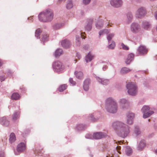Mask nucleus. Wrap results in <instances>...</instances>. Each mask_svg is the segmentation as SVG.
<instances>
[{"mask_svg":"<svg viewBox=\"0 0 157 157\" xmlns=\"http://www.w3.org/2000/svg\"><path fill=\"white\" fill-rule=\"evenodd\" d=\"M112 127L115 130L119 131L121 134L118 133L119 135L123 137H126L129 133V129L128 126L125 125L122 122L116 121L112 124Z\"/></svg>","mask_w":157,"mask_h":157,"instance_id":"nucleus-1","label":"nucleus"},{"mask_svg":"<svg viewBox=\"0 0 157 157\" xmlns=\"http://www.w3.org/2000/svg\"><path fill=\"white\" fill-rule=\"evenodd\" d=\"M53 17V12L50 9H47L40 13L38 15L39 19L42 22H48L52 20Z\"/></svg>","mask_w":157,"mask_h":157,"instance_id":"nucleus-2","label":"nucleus"},{"mask_svg":"<svg viewBox=\"0 0 157 157\" xmlns=\"http://www.w3.org/2000/svg\"><path fill=\"white\" fill-rule=\"evenodd\" d=\"M126 87L129 95L134 96L136 94L137 87L135 84L132 82L128 83L127 84Z\"/></svg>","mask_w":157,"mask_h":157,"instance_id":"nucleus-3","label":"nucleus"},{"mask_svg":"<svg viewBox=\"0 0 157 157\" xmlns=\"http://www.w3.org/2000/svg\"><path fill=\"white\" fill-rule=\"evenodd\" d=\"M54 70L56 72L62 71L64 69V66L60 61L57 60L54 62L52 65Z\"/></svg>","mask_w":157,"mask_h":157,"instance_id":"nucleus-4","label":"nucleus"},{"mask_svg":"<svg viewBox=\"0 0 157 157\" xmlns=\"http://www.w3.org/2000/svg\"><path fill=\"white\" fill-rule=\"evenodd\" d=\"M106 105L111 108H117L118 105L116 101L112 97L107 98L105 101Z\"/></svg>","mask_w":157,"mask_h":157,"instance_id":"nucleus-5","label":"nucleus"},{"mask_svg":"<svg viewBox=\"0 0 157 157\" xmlns=\"http://www.w3.org/2000/svg\"><path fill=\"white\" fill-rule=\"evenodd\" d=\"M146 14V9L145 8L141 7L139 8L136 13V16L138 18H141Z\"/></svg>","mask_w":157,"mask_h":157,"instance_id":"nucleus-6","label":"nucleus"},{"mask_svg":"<svg viewBox=\"0 0 157 157\" xmlns=\"http://www.w3.org/2000/svg\"><path fill=\"white\" fill-rule=\"evenodd\" d=\"M137 51L138 54L143 55L147 54V50L145 46L141 45L138 48Z\"/></svg>","mask_w":157,"mask_h":157,"instance_id":"nucleus-7","label":"nucleus"},{"mask_svg":"<svg viewBox=\"0 0 157 157\" xmlns=\"http://www.w3.org/2000/svg\"><path fill=\"white\" fill-rule=\"evenodd\" d=\"M123 2L121 0H111L110 4L113 6L115 7H119L121 6Z\"/></svg>","mask_w":157,"mask_h":157,"instance_id":"nucleus-8","label":"nucleus"},{"mask_svg":"<svg viewBox=\"0 0 157 157\" xmlns=\"http://www.w3.org/2000/svg\"><path fill=\"white\" fill-rule=\"evenodd\" d=\"M95 78L98 82L103 85H106L109 83V80L108 79L101 78L98 76H96Z\"/></svg>","mask_w":157,"mask_h":157,"instance_id":"nucleus-9","label":"nucleus"},{"mask_svg":"<svg viewBox=\"0 0 157 157\" xmlns=\"http://www.w3.org/2000/svg\"><path fill=\"white\" fill-rule=\"evenodd\" d=\"M107 136L106 134L102 132H96L94 133L93 135V137L94 139H98L106 137Z\"/></svg>","mask_w":157,"mask_h":157,"instance_id":"nucleus-10","label":"nucleus"},{"mask_svg":"<svg viewBox=\"0 0 157 157\" xmlns=\"http://www.w3.org/2000/svg\"><path fill=\"white\" fill-rule=\"evenodd\" d=\"M149 109H143L142 111L144 112L143 117L144 118H147L154 113V112L150 111Z\"/></svg>","mask_w":157,"mask_h":157,"instance_id":"nucleus-11","label":"nucleus"},{"mask_svg":"<svg viewBox=\"0 0 157 157\" xmlns=\"http://www.w3.org/2000/svg\"><path fill=\"white\" fill-rule=\"evenodd\" d=\"M90 83V80L89 78L86 79L83 82V87L85 91H87L89 88V86Z\"/></svg>","mask_w":157,"mask_h":157,"instance_id":"nucleus-12","label":"nucleus"},{"mask_svg":"<svg viewBox=\"0 0 157 157\" xmlns=\"http://www.w3.org/2000/svg\"><path fill=\"white\" fill-rule=\"evenodd\" d=\"M87 24L85 26V30L88 31H90L92 27V24L94 21L93 18L88 19L87 20Z\"/></svg>","mask_w":157,"mask_h":157,"instance_id":"nucleus-13","label":"nucleus"},{"mask_svg":"<svg viewBox=\"0 0 157 157\" xmlns=\"http://www.w3.org/2000/svg\"><path fill=\"white\" fill-rule=\"evenodd\" d=\"M61 45L64 48H69L71 45L70 41L67 39H64L61 41Z\"/></svg>","mask_w":157,"mask_h":157,"instance_id":"nucleus-14","label":"nucleus"},{"mask_svg":"<svg viewBox=\"0 0 157 157\" xmlns=\"http://www.w3.org/2000/svg\"><path fill=\"white\" fill-rule=\"evenodd\" d=\"M134 117V114L132 113H129L127 115V123L131 124L133 123V120Z\"/></svg>","mask_w":157,"mask_h":157,"instance_id":"nucleus-15","label":"nucleus"},{"mask_svg":"<svg viewBox=\"0 0 157 157\" xmlns=\"http://www.w3.org/2000/svg\"><path fill=\"white\" fill-rule=\"evenodd\" d=\"M26 148L25 144L23 143H21L18 144L17 147V150L18 152H21L24 151Z\"/></svg>","mask_w":157,"mask_h":157,"instance_id":"nucleus-16","label":"nucleus"},{"mask_svg":"<svg viewBox=\"0 0 157 157\" xmlns=\"http://www.w3.org/2000/svg\"><path fill=\"white\" fill-rule=\"evenodd\" d=\"M140 28V25L137 23H133L131 25V29L133 32H136Z\"/></svg>","mask_w":157,"mask_h":157,"instance_id":"nucleus-17","label":"nucleus"},{"mask_svg":"<svg viewBox=\"0 0 157 157\" xmlns=\"http://www.w3.org/2000/svg\"><path fill=\"white\" fill-rule=\"evenodd\" d=\"M134 57V55L132 53L129 54L128 55L127 59L125 61L126 63L127 64H129L133 59Z\"/></svg>","mask_w":157,"mask_h":157,"instance_id":"nucleus-18","label":"nucleus"},{"mask_svg":"<svg viewBox=\"0 0 157 157\" xmlns=\"http://www.w3.org/2000/svg\"><path fill=\"white\" fill-rule=\"evenodd\" d=\"M75 75L76 78L78 79H82L84 78L83 74L82 71H75Z\"/></svg>","mask_w":157,"mask_h":157,"instance_id":"nucleus-19","label":"nucleus"},{"mask_svg":"<svg viewBox=\"0 0 157 157\" xmlns=\"http://www.w3.org/2000/svg\"><path fill=\"white\" fill-rule=\"evenodd\" d=\"M94 57V56L89 52L85 57V60L86 63L91 61L93 59Z\"/></svg>","mask_w":157,"mask_h":157,"instance_id":"nucleus-20","label":"nucleus"},{"mask_svg":"<svg viewBox=\"0 0 157 157\" xmlns=\"http://www.w3.org/2000/svg\"><path fill=\"white\" fill-rule=\"evenodd\" d=\"M16 140V137L15 134L13 133H11L9 139V142L10 143L12 144Z\"/></svg>","mask_w":157,"mask_h":157,"instance_id":"nucleus-21","label":"nucleus"},{"mask_svg":"<svg viewBox=\"0 0 157 157\" xmlns=\"http://www.w3.org/2000/svg\"><path fill=\"white\" fill-rule=\"evenodd\" d=\"M151 24L148 22L145 21L142 23V27L145 29H148L151 28Z\"/></svg>","mask_w":157,"mask_h":157,"instance_id":"nucleus-22","label":"nucleus"},{"mask_svg":"<svg viewBox=\"0 0 157 157\" xmlns=\"http://www.w3.org/2000/svg\"><path fill=\"white\" fill-rule=\"evenodd\" d=\"M64 24L63 23H57L53 25V28L54 30H57L62 28Z\"/></svg>","mask_w":157,"mask_h":157,"instance_id":"nucleus-23","label":"nucleus"},{"mask_svg":"<svg viewBox=\"0 0 157 157\" xmlns=\"http://www.w3.org/2000/svg\"><path fill=\"white\" fill-rule=\"evenodd\" d=\"M63 53V51L61 49H57L55 52V56L56 57H59Z\"/></svg>","mask_w":157,"mask_h":157,"instance_id":"nucleus-24","label":"nucleus"},{"mask_svg":"<svg viewBox=\"0 0 157 157\" xmlns=\"http://www.w3.org/2000/svg\"><path fill=\"white\" fill-rule=\"evenodd\" d=\"M131 71L129 68L127 67H123L122 68L120 71V73L122 74H124Z\"/></svg>","mask_w":157,"mask_h":157,"instance_id":"nucleus-25","label":"nucleus"},{"mask_svg":"<svg viewBox=\"0 0 157 157\" xmlns=\"http://www.w3.org/2000/svg\"><path fill=\"white\" fill-rule=\"evenodd\" d=\"M103 25V21L102 20L99 21L96 24V26L98 29L101 28Z\"/></svg>","mask_w":157,"mask_h":157,"instance_id":"nucleus-26","label":"nucleus"},{"mask_svg":"<svg viewBox=\"0 0 157 157\" xmlns=\"http://www.w3.org/2000/svg\"><path fill=\"white\" fill-rule=\"evenodd\" d=\"M11 97L12 99L17 100L19 99L20 95L18 93H14L12 94Z\"/></svg>","mask_w":157,"mask_h":157,"instance_id":"nucleus-27","label":"nucleus"},{"mask_svg":"<svg viewBox=\"0 0 157 157\" xmlns=\"http://www.w3.org/2000/svg\"><path fill=\"white\" fill-rule=\"evenodd\" d=\"M145 146V144L144 141H141L140 143L138 146V149L139 150H141Z\"/></svg>","mask_w":157,"mask_h":157,"instance_id":"nucleus-28","label":"nucleus"},{"mask_svg":"<svg viewBox=\"0 0 157 157\" xmlns=\"http://www.w3.org/2000/svg\"><path fill=\"white\" fill-rule=\"evenodd\" d=\"M73 6V5L71 0H68L67 2V4L66 7L68 9H70Z\"/></svg>","mask_w":157,"mask_h":157,"instance_id":"nucleus-29","label":"nucleus"},{"mask_svg":"<svg viewBox=\"0 0 157 157\" xmlns=\"http://www.w3.org/2000/svg\"><path fill=\"white\" fill-rule=\"evenodd\" d=\"M127 17L128 22H131L133 18V16L132 13L131 12H128L127 14Z\"/></svg>","mask_w":157,"mask_h":157,"instance_id":"nucleus-30","label":"nucleus"},{"mask_svg":"<svg viewBox=\"0 0 157 157\" xmlns=\"http://www.w3.org/2000/svg\"><path fill=\"white\" fill-rule=\"evenodd\" d=\"M67 87L66 84H64L60 86L59 88V91L60 92H62L66 90Z\"/></svg>","mask_w":157,"mask_h":157,"instance_id":"nucleus-31","label":"nucleus"},{"mask_svg":"<svg viewBox=\"0 0 157 157\" xmlns=\"http://www.w3.org/2000/svg\"><path fill=\"white\" fill-rule=\"evenodd\" d=\"M41 32V31L40 29H38L36 30L35 33V36L37 39H38L40 38V36Z\"/></svg>","mask_w":157,"mask_h":157,"instance_id":"nucleus-32","label":"nucleus"},{"mask_svg":"<svg viewBox=\"0 0 157 157\" xmlns=\"http://www.w3.org/2000/svg\"><path fill=\"white\" fill-rule=\"evenodd\" d=\"M80 36L77 35L76 36V44L78 46H79L81 44V42L80 41Z\"/></svg>","mask_w":157,"mask_h":157,"instance_id":"nucleus-33","label":"nucleus"},{"mask_svg":"<svg viewBox=\"0 0 157 157\" xmlns=\"http://www.w3.org/2000/svg\"><path fill=\"white\" fill-rule=\"evenodd\" d=\"M114 34L111 33L108 35L107 37V39L108 40L109 44L113 41L112 40V38L114 36Z\"/></svg>","mask_w":157,"mask_h":157,"instance_id":"nucleus-34","label":"nucleus"},{"mask_svg":"<svg viewBox=\"0 0 157 157\" xmlns=\"http://www.w3.org/2000/svg\"><path fill=\"white\" fill-rule=\"evenodd\" d=\"M20 113L19 112L15 113L13 115L12 119L13 121L16 120L19 117Z\"/></svg>","mask_w":157,"mask_h":157,"instance_id":"nucleus-35","label":"nucleus"},{"mask_svg":"<svg viewBox=\"0 0 157 157\" xmlns=\"http://www.w3.org/2000/svg\"><path fill=\"white\" fill-rule=\"evenodd\" d=\"M108 33L109 31L108 29H104L103 30H100L99 33V36H100L105 34H107Z\"/></svg>","mask_w":157,"mask_h":157,"instance_id":"nucleus-36","label":"nucleus"},{"mask_svg":"<svg viewBox=\"0 0 157 157\" xmlns=\"http://www.w3.org/2000/svg\"><path fill=\"white\" fill-rule=\"evenodd\" d=\"M132 150L131 148H130L129 147H127L126 148V154L127 155L129 156V155H130L132 153Z\"/></svg>","mask_w":157,"mask_h":157,"instance_id":"nucleus-37","label":"nucleus"},{"mask_svg":"<svg viewBox=\"0 0 157 157\" xmlns=\"http://www.w3.org/2000/svg\"><path fill=\"white\" fill-rule=\"evenodd\" d=\"M119 102L121 105H124L128 103V101L126 99L122 98L119 100Z\"/></svg>","mask_w":157,"mask_h":157,"instance_id":"nucleus-38","label":"nucleus"},{"mask_svg":"<svg viewBox=\"0 0 157 157\" xmlns=\"http://www.w3.org/2000/svg\"><path fill=\"white\" fill-rule=\"evenodd\" d=\"M117 109H107V111L111 113H114L117 112Z\"/></svg>","mask_w":157,"mask_h":157,"instance_id":"nucleus-39","label":"nucleus"},{"mask_svg":"<svg viewBox=\"0 0 157 157\" xmlns=\"http://www.w3.org/2000/svg\"><path fill=\"white\" fill-rule=\"evenodd\" d=\"M110 44L108 46V48L111 49H113L115 46V43L114 41L110 43Z\"/></svg>","mask_w":157,"mask_h":157,"instance_id":"nucleus-40","label":"nucleus"},{"mask_svg":"<svg viewBox=\"0 0 157 157\" xmlns=\"http://www.w3.org/2000/svg\"><path fill=\"white\" fill-rule=\"evenodd\" d=\"M48 36L47 35H43L41 39V41L44 42L48 40Z\"/></svg>","mask_w":157,"mask_h":157,"instance_id":"nucleus-41","label":"nucleus"},{"mask_svg":"<svg viewBox=\"0 0 157 157\" xmlns=\"http://www.w3.org/2000/svg\"><path fill=\"white\" fill-rule=\"evenodd\" d=\"M122 46V48L123 50H128L129 49V48L127 46L125 45L123 43H122L121 45Z\"/></svg>","mask_w":157,"mask_h":157,"instance_id":"nucleus-42","label":"nucleus"},{"mask_svg":"<svg viewBox=\"0 0 157 157\" xmlns=\"http://www.w3.org/2000/svg\"><path fill=\"white\" fill-rule=\"evenodd\" d=\"M69 82L71 84H72L73 85H75L76 84L75 82L73 80V78H69Z\"/></svg>","mask_w":157,"mask_h":157,"instance_id":"nucleus-43","label":"nucleus"},{"mask_svg":"<svg viewBox=\"0 0 157 157\" xmlns=\"http://www.w3.org/2000/svg\"><path fill=\"white\" fill-rule=\"evenodd\" d=\"M91 0H83V3L84 4H88L90 2Z\"/></svg>","mask_w":157,"mask_h":157,"instance_id":"nucleus-44","label":"nucleus"},{"mask_svg":"<svg viewBox=\"0 0 157 157\" xmlns=\"http://www.w3.org/2000/svg\"><path fill=\"white\" fill-rule=\"evenodd\" d=\"M121 147L120 146H117L116 147L117 150V151L120 154H121V153L119 151L121 149Z\"/></svg>","mask_w":157,"mask_h":157,"instance_id":"nucleus-45","label":"nucleus"},{"mask_svg":"<svg viewBox=\"0 0 157 157\" xmlns=\"http://www.w3.org/2000/svg\"><path fill=\"white\" fill-rule=\"evenodd\" d=\"M5 78L4 76H0V81L1 82L3 81L5 79Z\"/></svg>","mask_w":157,"mask_h":157,"instance_id":"nucleus-46","label":"nucleus"},{"mask_svg":"<svg viewBox=\"0 0 157 157\" xmlns=\"http://www.w3.org/2000/svg\"><path fill=\"white\" fill-rule=\"evenodd\" d=\"M89 46L88 45H86L83 47V48L85 50H87L89 48Z\"/></svg>","mask_w":157,"mask_h":157,"instance_id":"nucleus-47","label":"nucleus"},{"mask_svg":"<svg viewBox=\"0 0 157 157\" xmlns=\"http://www.w3.org/2000/svg\"><path fill=\"white\" fill-rule=\"evenodd\" d=\"M77 57L79 59L81 58V56L79 53H77Z\"/></svg>","mask_w":157,"mask_h":157,"instance_id":"nucleus-48","label":"nucleus"},{"mask_svg":"<svg viewBox=\"0 0 157 157\" xmlns=\"http://www.w3.org/2000/svg\"><path fill=\"white\" fill-rule=\"evenodd\" d=\"M151 106L150 105H144L143 106L142 108H150Z\"/></svg>","mask_w":157,"mask_h":157,"instance_id":"nucleus-49","label":"nucleus"},{"mask_svg":"<svg viewBox=\"0 0 157 157\" xmlns=\"http://www.w3.org/2000/svg\"><path fill=\"white\" fill-rule=\"evenodd\" d=\"M107 67L106 65H105V66H103V67H102L103 70L104 71L105 70L107 69Z\"/></svg>","mask_w":157,"mask_h":157,"instance_id":"nucleus-50","label":"nucleus"},{"mask_svg":"<svg viewBox=\"0 0 157 157\" xmlns=\"http://www.w3.org/2000/svg\"><path fill=\"white\" fill-rule=\"evenodd\" d=\"M155 18L157 20V12H156L155 13Z\"/></svg>","mask_w":157,"mask_h":157,"instance_id":"nucleus-51","label":"nucleus"},{"mask_svg":"<svg viewBox=\"0 0 157 157\" xmlns=\"http://www.w3.org/2000/svg\"><path fill=\"white\" fill-rule=\"evenodd\" d=\"M32 19H33L32 17H29L28 18V19L29 20L32 21Z\"/></svg>","mask_w":157,"mask_h":157,"instance_id":"nucleus-52","label":"nucleus"},{"mask_svg":"<svg viewBox=\"0 0 157 157\" xmlns=\"http://www.w3.org/2000/svg\"><path fill=\"white\" fill-rule=\"evenodd\" d=\"M136 134H139L140 133V131H137V132H136Z\"/></svg>","mask_w":157,"mask_h":157,"instance_id":"nucleus-53","label":"nucleus"},{"mask_svg":"<svg viewBox=\"0 0 157 157\" xmlns=\"http://www.w3.org/2000/svg\"><path fill=\"white\" fill-rule=\"evenodd\" d=\"M2 62L1 60H0V67H1L2 65Z\"/></svg>","mask_w":157,"mask_h":157,"instance_id":"nucleus-54","label":"nucleus"},{"mask_svg":"<svg viewBox=\"0 0 157 157\" xmlns=\"http://www.w3.org/2000/svg\"><path fill=\"white\" fill-rule=\"evenodd\" d=\"M8 72L9 73H11V71H10V70H9L8 71Z\"/></svg>","mask_w":157,"mask_h":157,"instance_id":"nucleus-55","label":"nucleus"},{"mask_svg":"<svg viewBox=\"0 0 157 157\" xmlns=\"http://www.w3.org/2000/svg\"><path fill=\"white\" fill-rule=\"evenodd\" d=\"M107 25L108 26H111V25H109V24H108Z\"/></svg>","mask_w":157,"mask_h":157,"instance_id":"nucleus-56","label":"nucleus"},{"mask_svg":"<svg viewBox=\"0 0 157 157\" xmlns=\"http://www.w3.org/2000/svg\"><path fill=\"white\" fill-rule=\"evenodd\" d=\"M155 152L157 154V149L155 151Z\"/></svg>","mask_w":157,"mask_h":157,"instance_id":"nucleus-57","label":"nucleus"},{"mask_svg":"<svg viewBox=\"0 0 157 157\" xmlns=\"http://www.w3.org/2000/svg\"><path fill=\"white\" fill-rule=\"evenodd\" d=\"M0 157H3V156L1 155H0Z\"/></svg>","mask_w":157,"mask_h":157,"instance_id":"nucleus-58","label":"nucleus"},{"mask_svg":"<svg viewBox=\"0 0 157 157\" xmlns=\"http://www.w3.org/2000/svg\"><path fill=\"white\" fill-rule=\"evenodd\" d=\"M35 154L37 153V152H36V151H35Z\"/></svg>","mask_w":157,"mask_h":157,"instance_id":"nucleus-59","label":"nucleus"},{"mask_svg":"<svg viewBox=\"0 0 157 157\" xmlns=\"http://www.w3.org/2000/svg\"><path fill=\"white\" fill-rule=\"evenodd\" d=\"M80 36H82V34H81V33H80Z\"/></svg>","mask_w":157,"mask_h":157,"instance_id":"nucleus-60","label":"nucleus"},{"mask_svg":"<svg viewBox=\"0 0 157 157\" xmlns=\"http://www.w3.org/2000/svg\"><path fill=\"white\" fill-rule=\"evenodd\" d=\"M156 30H157V27H156Z\"/></svg>","mask_w":157,"mask_h":157,"instance_id":"nucleus-61","label":"nucleus"},{"mask_svg":"<svg viewBox=\"0 0 157 157\" xmlns=\"http://www.w3.org/2000/svg\"><path fill=\"white\" fill-rule=\"evenodd\" d=\"M81 125H79V126H80Z\"/></svg>","mask_w":157,"mask_h":157,"instance_id":"nucleus-62","label":"nucleus"},{"mask_svg":"<svg viewBox=\"0 0 157 157\" xmlns=\"http://www.w3.org/2000/svg\"><path fill=\"white\" fill-rule=\"evenodd\" d=\"M106 157H108V156H107Z\"/></svg>","mask_w":157,"mask_h":157,"instance_id":"nucleus-63","label":"nucleus"}]
</instances>
